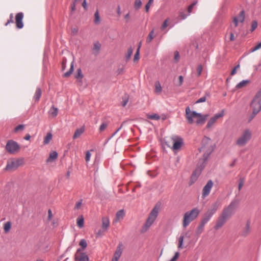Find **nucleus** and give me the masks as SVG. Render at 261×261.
<instances>
[{"label":"nucleus","mask_w":261,"mask_h":261,"mask_svg":"<svg viewBox=\"0 0 261 261\" xmlns=\"http://www.w3.org/2000/svg\"><path fill=\"white\" fill-rule=\"evenodd\" d=\"M179 256V253L178 252L175 253L174 256L169 261H176Z\"/></svg>","instance_id":"52"},{"label":"nucleus","mask_w":261,"mask_h":261,"mask_svg":"<svg viewBox=\"0 0 261 261\" xmlns=\"http://www.w3.org/2000/svg\"><path fill=\"white\" fill-rule=\"evenodd\" d=\"M197 3V2H195L188 7V11L189 13L188 15H190V14L192 12L193 7L196 5Z\"/></svg>","instance_id":"44"},{"label":"nucleus","mask_w":261,"mask_h":261,"mask_svg":"<svg viewBox=\"0 0 261 261\" xmlns=\"http://www.w3.org/2000/svg\"><path fill=\"white\" fill-rule=\"evenodd\" d=\"M238 18L239 21L240 22H244L245 20V12L244 11H241L240 13H239V15L238 17H237Z\"/></svg>","instance_id":"38"},{"label":"nucleus","mask_w":261,"mask_h":261,"mask_svg":"<svg viewBox=\"0 0 261 261\" xmlns=\"http://www.w3.org/2000/svg\"><path fill=\"white\" fill-rule=\"evenodd\" d=\"M159 212V206L155 205L154 206L151 212L149 213L148 218L142 228V232H146L149 228L152 225L156 220Z\"/></svg>","instance_id":"2"},{"label":"nucleus","mask_w":261,"mask_h":261,"mask_svg":"<svg viewBox=\"0 0 261 261\" xmlns=\"http://www.w3.org/2000/svg\"><path fill=\"white\" fill-rule=\"evenodd\" d=\"M250 231H251V229L250 227V222L247 221L246 226L243 229V230L242 232V235L243 236L246 237L249 234V233L250 232Z\"/></svg>","instance_id":"21"},{"label":"nucleus","mask_w":261,"mask_h":261,"mask_svg":"<svg viewBox=\"0 0 261 261\" xmlns=\"http://www.w3.org/2000/svg\"><path fill=\"white\" fill-rule=\"evenodd\" d=\"M21 161L17 160L14 161H10L8 162L6 167V170H14L17 169L21 164Z\"/></svg>","instance_id":"14"},{"label":"nucleus","mask_w":261,"mask_h":261,"mask_svg":"<svg viewBox=\"0 0 261 261\" xmlns=\"http://www.w3.org/2000/svg\"><path fill=\"white\" fill-rule=\"evenodd\" d=\"M154 30H152L149 33L148 37L146 38V43H150L152 39H153L154 36Z\"/></svg>","instance_id":"31"},{"label":"nucleus","mask_w":261,"mask_h":261,"mask_svg":"<svg viewBox=\"0 0 261 261\" xmlns=\"http://www.w3.org/2000/svg\"><path fill=\"white\" fill-rule=\"evenodd\" d=\"M90 157H91L90 152L89 151H87L86 154V158H85V160L87 162L89 161V160L90 159Z\"/></svg>","instance_id":"58"},{"label":"nucleus","mask_w":261,"mask_h":261,"mask_svg":"<svg viewBox=\"0 0 261 261\" xmlns=\"http://www.w3.org/2000/svg\"><path fill=\"white\" fill-rule=\"evenodd\" d=\"M220 205V203L219 201H216L213 203L211 208L204 214L200 223L205 225L210 220L213 215L216 212Z\"/></svg>","instance_id":"6"},{"label":"nucleus","mask_w":261,"mask_h":261,"mask_svg":"<svg viewBox=\"0 0 261 261\" xmlns=\"http://www.w3.org/2000/svg\"><path fill=\"white\" fill-rule=\"evenodd\" d=\"M107 126H108L107 123H106V122L102 123L99 127V131L100 132L104 131Z\"/></svg>","instance_id":"43"},{"label":"nucleus","mask_w":261,"mask_h":261,"mask_svg":"<svg viewBox=\"0 0 261 261\" xmlns=\"http://www.w3.org/2000/svg\"><path fill=\"white\" fill-rule=\"evenodd\" d=\"M128 101V97L127 96H126L125 98H123V101L122 102V105L123 107H125Z\"/></svg>","instance_id":"53"},{"label":"nucleus","mask_w":261,"mask_h":261,"mask_svg":"<svg viewBox=\"0 0 261 261\" xmlns=\"http://www.w3.org/2000/svg\"><path fill=\"white\" fill-rule=\"evenodd\" d=\"M110 226V221L108 217L102 218V229L103 231H107Z\"/></svg>","instance_id":"18"},{"label":"nucleus","mask_w":261,"mask_h":261,"mask_svg":"<svg viewBox=\"0 0 261 261\" xmlns=\"http://www.w3.org/2000/svg\"><path fill=\"white\" fill-rule=\"evenodd\" d=\"M179 58V54L178 51H175L174 53V59L175 60L178 61Z\"/></svg>","instance_id":"63"},{"label":"nucleus","mask_w":261,"mask_h":261,"mask_svg":"<svg viewBox=\"0 0 261 261\" xmlns=\"http://www.w3.org/2000/svg\"><path fill=\"white\" fill-rule=\"evenodd\" d=\"M224 115V110H223L221 111V112L216 114L214 116L211 117L210 119L208 121L207 125H206V128L208 129H210L212 128L214 124L216 123L217 120L221 117H223Z\"/></svg>","instance_id":"11"},{"label":"nucleus","mask_w":261,"mask_h":261,"mask_svg":"<svg viewBox=\"0 0 261 261\" xmlns=\"http://www.w3.org/2000/svg\"><path fill=\"white\" fill-rule=\"evenodd\" d=\"M250 106L252 109L253 113L249 119V121L261 110V88L256 94Z\"/></svg>","instance_id":"3"},{"label":"nucleus","mask_w":261,"mask_h":261,"mask_svg":"<svg viewBox=\"0 0 261 261\" xmlns=\"http://www.w3.org/2000/svg\"><path fill=\"white\" fill-rule=\"evenodd\" d=\"M178 80H179L178 86H180L182 84V83H183L184 79H183L182 76V75L179 76Z\"/></svg>","instance_id":"62"},{"label":"nucleus","mask_w":261,"mask_h":261,"mask_svg":"<svg viewBox=\"0 0 261 261\" xmlns=\"http://www.w3.org/2000/svg\"><path fill=\"white\" fill-rule=\"evenodd\" d=\"M147 118H148L149 119L155 120H158L160 119V115L157 114H147Z\"/></svg>","instance_id":"35"},{"label":"nucleus","mask_w":261,"mask_h":261,"mask_svg":"<svg viewBox=\"0 0 261 261\" xmlns=\"http://www.w3.org/2000/svg\"><path fill=\"white\" fill-rule=\"evenodd\" d=\"M202 66L201 65H199L197 68V75L200 76L201 74V72L202 71Z\"/></svg>","instance_id":"49"},{"label":"nucleus","mask_w":261,"mask_h":261,"mask_svg":"<svg viewBox=\"0 0 261 261\" xmlns=\"http://www.w3.org/2000/svg\"><path fill=\"white\" fill-rule=\"evenodd\" d=\"M240 68V64L237 65L231 71V75H233L237 73V70Z\"/></svg>","instance_id":"54"},{"label":"nucleus","mask_w":261,"mask_h":261,"mask_svg":"<svg viewBox=\"0 0 261 261\" xmlns=\"http://www.w3.org/2000/svg\"><path fill=\"white\" fill-rule=\"evenodd\" d=\"M252 137L251 132L249 129L245 130L236 141V145L239 147L245 146Z\"/></svg>","instance_id":"7"},{"label":"nucleus","mask_w":261,"mask_h":261,"mask_svg":"<svg viewBox=\"0 0 261 261\" xmlns=\"http://www.w3.org/2000/svg\"><path fill=\"white\" fill-rule=\"evenodd\" d=\"M125 213L123 210L118 211L116 214L115 219L113 220V223H117L122 220L124 217Z\"/></svg>","instance_id":"17"},{"label":"nucleus","mask_w":261,"mask_h":261,"mask_svg":"<svg viewBox=\"0 0 261 261\" xmlns=\"http://www.w3.org/2000/svg\"><path fill=\"white\" fill-rule=\"evenodd\" d=\"M105 231L102 229L99 230L96 233V236L98 237L102 236Z\"/></svg>","instance_id":"59"},{"label":"nucleus","mask_w":261,"mask_h":261,"mask_svg":"<svg viewBox=\"0 0 261 261\" xmlns=\"http://www.w3.org/2000/svg\"><path fill=\"white\" fill-rule=\"evenodd\" d=\"M171 139L173 143V145L171 147L172 150L175 152L180 150L184 144L182 138L178 136L174 135L172 136Z\"/></svg>","instance_id":"8"},{"label":"nucleus","mask_w":261,"mask_h":261,"mask_svg":"<svg viewBox=\"0 0 261 261\" xmlns=\"http://www.w3.org/2000/svg\"><path fill=\"white\" fill-rule=\"evenodd\" d=\"M249 82L250 81L249 80H243L237 85L236 88L237 89H241L244 87L249 83Z\"/></svg>","instance_id":"27"},{"label":"nucleus","mask_w":261,"mask_h":261,"mask_svg":"<svg viewBox=\"0 0 261 261\" xmlns=\"http://www.w3.org/2000/svg\"><path fill=\"white\" fill-rule=\"evenodd\" d=\"M142 5V2L141 0H136L135 2L134 7L136 9H139Z\"/></svg>","instance_id":"41"},{"label":"nucleus","mask_w":261,"mask_h":261,"mask_svg":"<svg viewBox=\"0 0 261 261\" xmlns=\"http://www.w3.org/2000/svg\"><path fill=\"white\" fill-rule=\"evenodd\" d=\"M58 109L57 108L55 107L54 106H53L48 111V113L50 115H51L53 117H56L58 115Z\"/></svg>","instance_id":"26"},{"label":"nucleus","mask_w":261,"mask_h":261,"mask_svg":"<svg viewBox=\"0 0 261 261\" xmlns=\"http://www.w3.org/2000/svg\"><path fill=\"white\" fill-rule=\"evenodd\" d=\"M213 186V182L212 180H209L202 189L203 198H204L209 195Z\"/></svg>","instance_id":"13"},{"label":"nucleus","mask_w":261,"mask_h":261,"mask_svg":"<svg viewBox=\"0 0 261 261\" xmlns=\"http://www.w3.org/2000/svg\"><path fill=\"white\" fill-rule=\"evenodd\" d=\"M121 245L120 244L118 246H117V249L115 252L114 256L112 259L118 261V259H119L122 254V249L121 248Z\"/></svg>","instance_id":"19"},{"label":"nucleus","mask_w":261,"mask_h":261,"mask_svg":"<svg viewBox=\"0 0 261 261\" xmlns=\"http://www.w3.org/2000/svg\"><path fill=\"white\" fill-rule=\"evenodd\" d=\"M233 21L234 23V27H237L238 25L239 22H240L238 20V18L237 17H234L233 19Z\"/></svg>","instance_id":"61"},{"label":"nucleus","mask_w":261,"mask_h":261,"mask_svg":"<svg viewBox=\"0 0 261 261\" xmlns=\"http://www.w3.org/2000/svg\"><path fill=\"white\" fill-rule=\"evenodd\" d=\"M162 87L159 81L155 83V91L156 93H160L162 91Z\"/></svg>","instance_id":"36"},{"label":"nucleus","mask_w":261,"mask_h":261,"mask_svg":"<svg viewBox=\"0 0 261 261\" xmlns=\"http://www.w3.org/2000/svg\"><path fill=\"white\" fill-rule=\"evenodd\" d=\"M23 18V14L22 12H19L15 16V23L17 29H20L23 27L22 20Z\"/></svg>","instance_id":"15"},{"label":"nucleus","mask_w":261,"mask_h":261,"mask_svg":"<svg viewBox=\"0 0 261 261\" xmlns=\"http://www.w3.org/2000/svg\"><path fill=\"white\" fill-rule=\"evenodd\" d=\"M52 134L51 133H48L46 136L45 137L43 141V143L45 145H46L49 143L50 140L52 139Z\"/></svg>","instance_id":"30"},{"label":"nucleus","mask_w":261,"mask_h":261,"mask_svg":"<svg viewBox=\"0 0 261 261\" xmlns=\"http://www.w3.org/2000/svg\"><path fill=\"white\" fill-rule=\"evenodd\" d=\"M199 213L200 211L197 208H194L190 211L186 212L183 218V227L186 228L192 221L198 217Z\"/></svg>","instance_id":"4"},{"label":"nucleus","mask_w":261,"mask_h":261,"mask_svg":"<svg viewBox=\"0 0 261 261\" xmlns=\"http://www.w3.org/2000/svg\"><path fill=\"white\" fill-rule=\"evenodd\" d=\"M238 204L239 201L238 200H233L227 207L223 209L221 215L228 219L234 214Z\"/></svg>","instance_id":"5"},{"label":"nucleus","mask_w":261,"mask_h":261,"mask_svg":"<svg viewBox=\"0 0 261 261\" xmlns=\"http://www.w3.org/2000/svg\"><path fill=\"white\" fill-rule=\"evenodd\" d=\"M184 240V237L183 236H180L178 239V249H181L183 248Z\"/></svg>","instance_id":"39"},{"label":"nucleus","mask_w":261,"mask_h":261,"mask_svg":"<svg viewBox=\"0 0 261 261\" xmlns=\"http://www.w3.org/2000/svg\"><path fill=\"white\" fill-rule=\"evenodd\" d=\"M261 48V42L251 49V52L255 51Z\"/></svg>","instance_id":"50"},{"label":"nucleus","mask_w":261,"mask_h":261,"mask_svg":"<svg viewBox=\"0 0 261 261\" xmlns=\"http://www.w3.org/2000/svg\"><path fill=\"white\" fill-rule=\"evenodd\" d=\"M85 128L84 127H82L80 128L76 129L74 132V134L73 136V139H75L79 137H80L82 134L84 132Z\"/></svg>","instance_id":"24"},{"label":"nucleus","mask_w":261,"mask_h":261,"mask_svg":"<svg viewBox=\"0 0 261 261\" xmlns=\"http://www.w3.org/2000/svg\"><path fill=\"white\" fill-rule=\"evenodd\" d=\"M244 178H241L239 184V187H238L239 191H240L241 189H242V187L244 185Z\"/></svg>","instance_id":"55"},{"label":"nucleus","mask_w":261,"mask_h":261,"mask_svg":"<svg viewBox=\"0 0 261 261\" xmlns=\"http://www.w3.org/2000/svg\"><path fill=\"white\" fill-rule=\"evenodd\" d=\"M205 225L203 224L202 223H200L199 225L198 226L197 230L196 231V234L197 236L200 235L203 231L204 227Z\"/></svg>","instance_id":"32"},{"label":"nucleus","mask_w":261,"mask_h":261,"mask_svg":"<svg viewBox=\"0 0 261 261\" xmlns=\"http://www.w3.org/2000/svg\"><path fill=\"white\" fill-rule=\"evenodd\" d=\"M94 23L95 24H99L100 21V17L99 16V13L98 10H97L94 14Z\"/></svg>","instance_id":"37"},{"label":"nucleus","mask_w":261,"mask_h":261,"mask_svg":"<svg viewBox=\"0 0 261 261\" xmlns=\"http://www.w3.org/2000/svg\"><path fill=\"white\" fill-rule=\"evenodd\" d=\"M66 59H64L62 62V70H65V68H66Z\"/></svg>","instance_id":"64"},{"label":"nucleus","mask_w":261,"mask_h":261,"mask_svg":"<svg viewBox=\"0 0 261 261\" xmlns=\"http://www.w3.org/2000/svg\"><path fill=\"white\" fill-rule=\"evenodd\" d=\"M197 116H200V113L195 111H191L189 107L186 108V117L189 123L192 124L194 122L193 118L197 117Z\"/></svg>","instance_id":"10"},{"label":"nucleus","mask_w":261,"mask_h":261,"mask_svg":"<svg viewBox=\"0 0 261 261\" xmlns=\"http://www.w3.org/2000/svg\"><path fill=\"white\" fill-rule=\"evenodd\" d=\"M42 91L40 88H37L36 89V92L33 97V99L35 102H38L41 96Z\"/></svg>","instance_id":"22"},{"label":"nucleus","mask_w":261,"mask_h":261,"mask_svg":"<svg viewBox=\"0 0 261 261\" xmlns=\"http://www.w3.org/2000/svg\"><path fill=\"white\" fill-rule=\"evenodd\" d=\"M6 149L8 152L13 154L19 149V146L16 142L10 140L6 144Z\"/></svg>","instance_id":"9"},{"label":"nucleus","mask_w":261,"mask_h":261,"mask_svg":"<svg viewBox=\"0 0 261 261\" xmlns=\"http://www.w3.org/2000/svg\"><path fill=\"white\" fill-rule=\"evenodd\" d=\"M73 67H74V61H72L70 65V69L69 70V71L65 72L63 76L66 77H69L72 73V72L73 71V69H74Z\"/></svg>","instance_id":"28"},{"label":"nucleus","mask_w":261,"mask_h":261,"mask_svg":"<svg viewBox=\"0 0 261 261\" xmlns=\"http://www.w3.org/2000/svg\"><path fill=\"white\" fill-rule=\"evenodd\" d=\"M139 53H140V51H139V49H137V51L135 54L134 58V62H136L139 59Z\"/></svg>","instance_id":"51"},{"label":"nucleus","mask_w":261,"mask_h":261,"mask_svg":"<svg viewBox=\"0 0 261 261\" xmlns=\"http://www.w3.org/2000/svg\"><path fill=\"white\" fill-rule=\"evenodd\" d=\"M58 157V153L56 151H53L49 154V158L47 160V162H49L53 160H55Z\"/></svg>","instance_id":"29"},{"label":"nucleus","mask_w":261,"mask_h":261,"mask_svg":"<svg viewBox=\"0 0 261 261\" xmlns=\"http://www.w3.org/2000/svg\"><path fill=\"white\" fill-rule=\"evenodd\" d=\"M79 245L81 246V248L78 249H81V251H84L87 246V242L85 239H82L80 242Z\"/></svg>","instance_id":"34"},{"label":"nucleus","mask_w":261,"mask_h":261,"mask_svg":"<svg viewBox=\"0 0 261 261\" xmlns=\"http://www.w3.org/2000/svg\"><path fill=\"white\" fill-rule=\"evenodd\" d=\"M82 201H83V200L81 199L79 201L76 202V203L75 205V209H79L81 207L82 204Z\"/></svg>","instance_id":"56"},{"label":"nucleus","mask_w":261,"mask_h":261,"mask_svg":"<svg viewBox=\"0 0 261 261\" xmlns=\"http://www.w3.org/2000/svg\"><path fill=\"white\" fill-rule=\"evenodd\" d=\"M24 128V125L23 124H19L16 127H15L14 131L17 132L19 130H22Z\"/></svg>","instance_id":"45"},{"label":"nucleus","mask_w":261,"mask_h":261,"mask_svg":"<svg viewBox=\"0 0 261 261\" xmlns=\"http://www.w3.org/2000/svg\"><path fill=\"white\" fill-rule=\"evenodd\" d=\"M168 21H169V19H166L164 21V22L163 23V24L161 26V29L162 30L165 29L166 27H167L168 26Z\"/></svg>","instance_id":"47"},{"label":"nucleus","mask_w":261,"mask_h":261,"mask_svg":"<svg viewBox=\"0 0 261 261\" xmlns=\"http://www.w3.org/2000/svg\"><path fill=\"white\" fill-rule=\"evenodd\" d=\"M227 219L224 217L222 215H221L218 218L216 224L214 226V228L216 230L219 229L220 228L222 227L227 221Z\"/></svg>","instance_id":"16"},{"label":"nucleus","mask_w":261,"mask_h":261,"mask_svg":"<svg viewBox=\"0 0 261 261\" xmlns=\"http://www.w3.org/2000/svg\"><path fill=\"white\" fill-rule=\"evenodd\" d=\"M211 153V151L208 153L205 152L203 154V158L199 160V162L197 165V167L193 172L192 176L191 177V184H193L197 179L198 176L200 174L201 171L204 168L205 165L206 163V161Z\"/></svg>","instance_id":"1"},{"label":"nucleus","mask_w":261,"mask_h":261,"mask_svg":"<svg viewBox=\"0 0 261 261\" xmlns=\"http://www.w3.org/2000/svg\"><path fill=\"white\" fill-rule=\"evenodd\" d=\"M133 53V49L132 47H130L128 49L127 53L126 56V59L129 60L132 55Z\"/></svg>","instance_id":"42"},{"label":"nucleus","mask_w":261,"mask_h":261,"mask_svg":"<svg viewBox=\"0 0 261 261\" xmlns=\"http://www.w3.org/2000/svg\"><path fill=\"white\" fill-rule=\"evenodd\" d=\"M205 100H206V97L205 96H203V97H201L199 99H198L196 101L195 103H198L203 102H205Z\"/></svg>","instance_id":"57"},{"label":"nucleus","mask_w":261,"mask_h":261,"mask_svg":"<svg viewBox=\"0 0 261 261\" xmlns=\"http://www.w3.org/2000/svg\"><path fill=\"white\" fill-rule=\"evenodd\" d=\"M11 224L10 221L7 222L4 227V231L5 232H8L9 231L10 228H11Z\"/></svg>","instance_id":"40"},{"label":"nucleus","mask_w":261,"mask_h":261,"mask_svg":"<svg viewBox=\"0 0 261 261\" xmlns=\"http://www.w3.org/2000/svg\"><path fill=\"white\" fill-rule=\"evenodd\" d=\"M153 2V0H149L148 3L146 4L145 6V10L146 12H148L149 11L150 5L152 4Z\"/></svg>","instance_id":"48"},{"label":"nucleus","mask_w":261,"mask_h":261,"mask_svg":"<svg viewBox=\"0 0 261 261\" xmlns=\"http://www.w3.org/2000/svg\"><path fill=\"white\" fill-rule=\"evenodd\" d=\"M84 219L83 216H81L77 218V225L80 228L84 226Z\"/></svg>","instance_id":"33"},{"label":"nucleus","mask_w":261,"mask_h":261,"mask_svg":"<svg viewBox=\"0 0 261 261\" xmlns=\"http://www.w3.org/2000/svg\"><path fill=\"white\" fill-rule=\"evenodd\" d=\"M207 117L208 115H202L200 113V116H197L198 119L196 121V123L198 125L204 124Z\"/></svg>","instance_id":"23"},{"label":"nucleus","mask_w":261,"mask_h":261,"mask_svg":"<svg viewBox=\"0 0 261 261\" xmlns=\"http://www.w3.org/2000/svg\"><path fill=\"white\" fill-rule=\"evenodd\" d=\"M75 77L79 83H80L81 84L82 83V79L83 77V75L82 74V71L81 68H79L77 70V73L75 75Z\"/></svg>","instance_id":"25"},{"label":"nucleus","mask_w":261,"mask_h":261,"mask_svg":"<svg viewBox=\"0 0 261 261\" xmlns=\"http://www.w3.org/2000/svg\"><path fill=\"white\" fill-rule=\"evenodd\" d=\"M257 27V22L256 21H253L251 24V28L250 29L251 32H253Z\"/></svg>","instance_id":"46"},{"label":"nucleus","mask_w":261,"mask_h":261,"mask_svg":"<svg viewBox=\"0 0 261 261\" xmlns=\"http://www.w3.org/2000/svg\"><path fill=\"white\" fill-rule=\"evenodd\" d=\"M254 69L255 70H260V67H261V60L259 62V63H258L257 65H255L254 66Z\"/></svg>","instance_id":"60"},{"label":"nucleus","mask_w":261,"mask_h":261,"mask_svg":"<svg viewBox=\"0 0 261 261\" xmlns=\"http://www.w3.org/2000/svg\"><path fill=\"white\" fill-rule=\"evenodd\" d=\"M75 261H89L88 255L81 251V249H77L74 254Z\"/></svg>","instance_id":"12"},{"label":"nucleus","mask_w":261,"mask_h":261,"mask_svg":"<svg viewBox=\"0 0 261 261\" xmlns=\"http://www.w3.org/2000/svg\"><path fill=\"white\" fill-rule=\"evenodd\" d=\"M101 48V44L99 42H96L94 43V46L92 49L93 54L95 56H97Z\"/></svg>","instance_id":"20"}]
</instances>
